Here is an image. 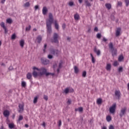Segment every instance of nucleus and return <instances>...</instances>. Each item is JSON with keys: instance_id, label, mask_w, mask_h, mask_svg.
Segmentation results:
<instances>
[{"instance_id": "26", "label": "nucleus", "mask_w": 129, "mask_h": 129, "mask_svg": "<svg viewBox=\"0 0 129 129\" xmlns=\"http://www.w3.org/2000/svg\"><path fill=\"white\" fill-rule=\"evenodd\" d=\"M54 26L56 30H59V25L57 23V21H54Z\"/></svg>"}, {"instance_id": "11", "label": "nucleus", "mask_w": 129, "mask_h": 129, "mask_svg": "<svg viewBox=\"0 0 129 129\" xmlns=\"http://www.w3.org/2000/svg\"><path fill=\"white\" fill-rule=\"evenodd\" d=\"M3 114L5 117H8V116H10V111L8 110H5Z\"/></svg>"}, {"instance_id": "30", "label": "nucleus", "mask_w": 129, "mask_h": 129, "mask_svg": "<svg viewBox=\"0 0 129 129\" xmlns=\"http://www.w3.org/2000/svg\"><path fill=\"white\" fill-rule=\"evenodd\" d=\"M90 56L92 58V62L93 63H95V58H94V57L93 56L92 53H90Z\"/></svg>"}, {"instance_id": "16", "label": "nucleus", "mask_w": 129, "mask_h": 129, "mask_svg": "<svg viewBox=\"0 0 129 129\" xmlns=\"http://www.w3.org/2000/svg\"><path fill=\"white\" fill-rule=\"evenodd\" d=\"M47 12H48V9H47V7H44L42 9V14L43 15H46V14H47Z\"/></svg>"}, {"instance_id": "18", "label": "nucleus", "mask_w": 129, "mask_h": 129, "mask_svg": "<svg viewBox=\"0 0 129 129\" xmlns=\"http://www.w3.org/2000/svg\"><path fill=\"white\" fill-rule=\"evenodd\" d=\"M0 25L3 29L5 30V33L7 34V28L5 26V23L4 22H1Z\"/></svg>"}, {"instance_id": "64", "label": "nucleus", "mask_w": 129, "mask_h": 129, "mask_svg": "<svg viewBox=\"0 0 129 129\" xmlns=\"http://www.w3.org/2000/svg\"><path fill=\"white\" fill-rule=\"evenodd\" d=\"M127 90H129V83L127 84Z\"/></svg>"}, {"instance_id": "43", "label": "nucleus", "mask_w": 129, "mask_h": 129, "mask_svg": "<svg viewBox=\"0 0 129 129\" xmlns=\"http://www.w3.org/2000/svg\"><path fill=\"white\" fill-rule=\"evenodd\" d=\"M113 66H117L118 65V62H117V61H114V63L113 64Z\"/></svg>"}, {"instance_id": "36", "label": "nucleus", "mask_w": 129, "mask_h": 129, "mask_svg": "<svg viewBox=\"0 0 129 129\" xmlns=\"http://www.w3.org/2000/svg\"><path fill=\"white\" fill-rule=\"evenodd\" d=\"M38 102V97H35L33 100V103H37Z\"/></svg>"}, {"instance_id": "2", "label": "nucleus", "mask_w": 129, "mask_h": 129, "mask_svg": "<svg viewBox=\"0 0 129 129\" xmlns=\"http://www.w3.org/2000/svg\"><path fill=\"white\" fill-rule=\"evenodd\" d=\"M49 19L46 20V29L47 32L49 34L52 33V24H53V15L52 13H49Z\"/></svg>"}, {"instance_id": "5", "label": "nucleus", "mask_w": 129, "mask_h": 129, "mask_svg": "<svg viewBox=\"0 0 129 129\" xmlns=\"http://www.w3.org/2000/svg\"><path fill=\"white\" fill-rule=\"evenodd\" d=\"M74 92V90L73 88H72L71 87H67L66 89H64L63 91V93H65V94H68V93H72Z\"/></svg>"}, {"instance_id": "15", "label": "nucleus", "mask_w": 129, "mask_h": 129, "mask_svg": "<svg viewBox=\"0 0 129 129\" xmlns=\"http://www.w3.org/2000/svg\"><path fill=\"white\" fill-rule=\"evenodd\" d=\"M62 61H60L59 63L58 64V69H57V73H59L60 72V69H61V68H62Z\"/></svg>"}, {"instance_id": "35", "label": "nucleus", "mask_w": 129, "mask_h": 129, "mask_svg": "<svg viewBox=\"0 0 129 129\" xmlns=\"http://www.w3.org/2000/svg\"><path fill=\"white\" fill-rule=\"evenodd\" d=\"M86 6H87L88 7H91V4H90V3H89V2H88V0H86L85 1Z\"/></svg>"}, {"instance_id": "21", "label": "nucleus", "mask_w": 129, "mask_h": 129, "mask_svg": "<svg viewBox=\"0 0 129 129\" xmlns=\"http://www.w3.org/2000/svg\"><path fill=\"white\" fill-rule=\"evenodd\" d=\"M74 19L76 20V21H78V20L80 19V16L77 13L74 15Z\"/></svg>"}, {"instance_id": "27", "label": "nucleus", "mask_w": 129, "mask_h": 129, "mask_svg": "<svg viewBox=\"0 0 129 129\" xmlns=\"http://www.w3.org/2000/svg\"><path fill=\"white\" fill-rule=\"evenodd\" d=\"M37 40L38 43H41V41H42V36L40 35L37 36Z\"/></svg>"}, {"instance_id": "46", "label": "nucleus", "mask_w": 129, "mask_h": 129, "mask_svg": "<svg viewBox=\"0 0 129 129\" xmlns=\"http://www.w3.org/2000/svg\"><path fill=\"white\" fill-rule=\"evenodd\" d=\"M31 30V25L26 28V31H30Z\"/></svg>"}, {"instance_id": "31", "label": "nucleus", "mask_w": 129, "mask_h": 129, "mask_svg": "<svg viewBox=\"0 0 129 129\" xmlns=\"http://www.w3.org/2000/svg\"><path fill=\"white\" fill-rule=\"evenodd\" d=\"M97 104H101L102 103V99L101 98H99L97 100Z\"/></svg>"}, {"instance_id": "57", "label": "nucleus", "mask_w": 129, "mask_h": 129, "mask_svg": "<svg viewBox=\"0 0 129 129\" xmlns=\"http://www.w3.org/2000/svg\"><path fill=\"white\" fill-rule=\"evenodd\" d=\"M42 125L44 126V127H46V123H45V122H43L42 123Z\"/></svg>"}, {"instance_id": "51", "label": "nucleus", "mask_w": 129, "mask_h": 129, "mask_svg": "<svg viewBox=\"0 0 129 129\" xmlns=\"http://www.w3.org/2000/svg\"><path fill=\"white\" fill-rule=\"evenodd\" d=\"M109 129H114V127L112 125H110Z\"/></svg>"}, {"instance_id": "7", "label": "nucleus", "mask_w": 129, "mask_h": 129, "mask_svg": "<svg viewBox=\"0 0 129 129\" xmlns=\"http://www.w3.org/2000/svg\"><path fill=\"white\" fill-rule=\"evenodd\" d=\"M126 112V107H124L123 108H121L120 110V112L119 114V116L122 117V116H123L124 114H125V113Z\"/></svg>"}, {"instance_id": "33", "label": "nucleus", "mask_w": 129, "mask_h": 129, "mask_svg": "<svg viewBox=\"0 0 129 129\" xmlns=\"http://www.w3.org/2000/svg\"><path fill=\"white\" fill-rule=\"evenodd\" d=\"M13 20L11 18H9L7 20L6 23L8 24H12Z\"/></svg>"}, {"instance_id": "58", "label": "nucleus", "mask_w": 129, "mask_h": 129, "mask_svg": "<svg viewBox=\"0 0 129 129\" xmlns=\"http://www.w3.org/2000/svg\"><path fill=\"white\" fill-rule=\"evenodd\" d=\"M5 2H6V0H2L1 4H5Z\"/></svg>"}, {"instance_id": "37", "label": "nucleus", "mask_w": 129, "mask_h": 129, "mask_svg": "<svg viewBox=\"0 0 129 129\" xmlns=\"http://www.w3.org/2000/svg\"><path fill=\"white\" fill-rule=\"evenodd\" d=\"M27 84H26L25 82L22 81L21 83V86L22 87H25L26 86Z\"/></svg>"}, {"instance_id": "23", "label": "nucleus", "mask_w": 129, "mask_h": 129, "mask_svg": "<svg viewBox=\"0 0 129 129\" xmlns=\"http://www.w3.org/2000/svg\"><path fill=\"white\" fill-rule=\"evenodd\" d=\"M94 52L96 53L97 56H99L100 55V50L95 48Z\"/></svg>"}, {"instance_id": "13", "label": "nucleus", "mask_w": 129, "mask_h": 129, "mask_svg": "<svg viewBox=\"0 0 129 129\" xmlns=\"http://www.w3.org/2000/svg\"><path fill=\"white\" fill-rule=\"evenodd\" d=\"M120 31H121V28L119 27L116 29V37H118V36H119V35H120Z\"/></svg>"}, {"instance_id": "54", "label": "nucleus", "mask_w": 129, "mask_h": 129, "mask_svg": "<svg viewBox=\"0 0 129 129\" xmlns=\"http://www.w3.org/2000/svg\"><path fill=\"white\" fill-rule=\"evenodd\" d=\"M62 28L64 30V29H65V28H66V25L65 24H63L62 25Z\"/></svg>"}, {"instance_id": "28", "label": "nucleus", "mask_w": 129, "mask_h": 129, "mask_svg": "<svg viewBox=\"0 0 129 129\" xmlns=\"http://www.w3.org/2000/svg\"><path fill=\"white\" fill-rule=\"evenodd\" d=\"M106 119L108 122H109L111 120V116L110 115H108L106 117Z\"/></svg>"}, {"instance_id": "56", "label": "nucleus", "mask_w": 129, "mask_h": 129, "mask_svg": "<svg viewBox=\"0 0 129 129\" xmlns=\"http://www.w3.org/2000/svg\"><path fill=\"white\" fill-rule=\"evenodd\" d=\"M103 41L104 42H106V41H107V39H106V38H105V37L103 38Z\"/></svg>"}, {"instance_id": "4", "label": "nucleus", "mask_w": 129, "mask_h": 129, "mask_svg": "<svg viewBox=\"0 0 129 129\" xmlns=\"http://www.w3.org/2000/svg\"><path fill=\"white\" fill-rule=\"evenodd\" d=\"M59 35L57 33H54L53 39L51 40L52 43H59Z\"/></svg>"}, {"instance_id": "61", "label": "nucleus", "mask_w": 129, "mask_h": 129, "mask_svg": "<svg viewBox=\"0 0 129 129\" xmlns=\"http://www.w3.org/2000/svg\"><path fill=\"white\" fill-rule=\"evenodd\" d=\"M9 69V70H12V69H13V67H10Z\"/></svg>"}, {"instance_id": "24", "label": "nucleus", "mask_w": 129, "mask_h": 129, "mask_svg": "<svg viewBox=\"0 0 129 129\" xmlns=\"http://www.w3.org/2000/svg\"><path fill=\"white\" fill-rule=\"evenodd\" d=\"M122 60H123V56L122 55V54H121L119 56L118 58V61H119V62H121Z\"/></svg>"}, {"instance_id": "3", "label": "nucleus", "mask_w": 129, "mask_h": 129, "mask_svg": "<svg viewBox=\"0 0 129 129\" xmlns=\"http://www.w3.org/2000/svg\"><path fill=\"white\" fill-rule=\"evenodd\" d=\"M109 48L111 51L112 55L115 56L117 54V50L116 49L113 48V44H112V42H110L109 44Z\"/></svg>"}, {"instance_id": "9", "label": "nucleus", "mask_w": 129, "mask_h": 129, "mask_svg": "<svg viewBox=\"0 0 129 129\" xmlns=\"http://www.w3.org/2000/svg\"><path fill=\"white\" fill-rule=\"evenodd\" d=\"M50 52L51 54H52L53 55H56V56H58V54H59V51L55 49H50Z\"/></svg>"}, {"instance_id": "55", "label": "nucleus", "mask_w": 129, "mask_h": 129, "mask_svg": "<svg viewBox=\"0 0 129 129\" xmlns=\"http://www.w3.org/2000/svg\"><path fill=\"white\" fill-rule=\"evenodd\" d=\"M34 9L35 10H38V9H39V6L38 5L35 6Z\"/></svg>"}, {"instance_id": "10", "label": "nucleus", "mask_w": 129, "mask_h": 129, "mask_svg": "<svg viewBox=\"0 0 129 129\" xmlns=\"http://www.w3.org/2000/svg\"><path fill=\"white\" fill-rule=\"evenodd\" d=\"M41 62L42 64H44V65H47L50 63V61L46 58L41 59Z\"/></svg>"}, {"instance_id": "34", "label": "nucleus", "mask_w": 129, "mask_h": 129, "mask_svg": "<svg viewBox=\"0 0 129 129\" xmlns=\"http://www.w3.org/2000/svg\"><path fill=\"white\" fill-rule=\"evenodd\" d=\"M9 128H10L11 129L14 128V127H15V124H14V123H10V124H9Z\"/></svg>"}, {"instance_id": "19", "label": "nucleus", "mask_w": 129, "mask_h": 129, "mask_svg": "<svg viewBox=\"0 0 129 129\" xmlns=\"http://www.w3.org/2000/svg\"><path fill=\"white\" fill-rule=\"evenodd\" d=\"M20 45L21 47V48H24V45H25V40L23 39H22L20 41Z\"/></svg>"}, {"instance_id": "59", "label": "nucleus", "mask_w": 129, "mask_h": 129, "mask_svg": "<svg viewBox=\"0 0 129 129\" xmlns=\"http://www.w3.org/2000/svg\"><path fill=\"white\" fill-rule=\"evenodd\" d=\"M25 127H29V125L28 124H26L25 125Z\"/></svg>"}, {"instance_id": "62", "label": "nucleus", "mask_w": 129, "mask_h": 129, "mask_svg": "<svg viewBox=\"0 0 129 129\" xmlns=\"http://www.w3.org/2000/svg\"><path fill=\"white\" fill-rule=\"evenodd\" d=\"M0 129H5V127H4L3 125L1 126Z\"/></svg>"}, {"instance_id": "53", "label": "nucleus", "mask_w": 129, "mask_h": 129, "mask_svg": "<svg viewBox=\"0 0 129 129\" xmlns=\"http://www.w3.org/2000/svg\"><path fill=\"white\" fill-rule=\"evenodd\" d=\"M94 30L95 32H98V28H97V27H95Z\"/></svg>"}, {"instance_id": "60", "label": "nucleus", "mask_w": 129, "mask_h": 129, "mask_svg": "<svg viewBox=\"0 0 129 129\" xmlns=\"http://www.w3.org/2000/svg\"><path fill=\"white\" fill-rule=\"evenodd\" d=\"M102 129H107V128L105 126H104L102 127Z\"/></svg>"}, {"instance_id": "1", "label": "nucleus", "mask_w": 129, "mask_h": 129, "mask_svg": "<svg viewBox=\"0 0 129 129\" xmlns=\"http://www.w3.org/2000/svg\"><path fill=\"white\" fill-rule=\"evenodd\" d=\"M33 72L32 73V75L34 78L39 76V77H42L43 75H46V76H49V75H52L54 76L55 74L50 73L47 72V69L44 67H42L40 69L36 68V67H33Z\"/></svg>"}, {"instance_id": "6", "label": "nucleus", "mask_w": 129, "mask_h": 129, "mask_svg": "<svg viewBox=\"0 0 129 129\" xmlns=\"http://www.w3.org/2000/svg\"><path fill=\"white\" fill-rule=\"evenodd\" d=\"M115 109H116V104H113L109 109L110 113L113 114L115 112Z\"/></svg>"}, {"instance_id": "38", "label": "nucleus", "mask_w": 129, "mask_h": 129, "mask_svg": "<svg viewBox=\"0 0 129 129\" xmlns=\"http://www.w3.org/2000/svg\"><path fill=\"white\" fill-rule=\"evenodd\" d=\"M122 6V3L120 1L117 2V6L118 7H121Z\"/></svg>"}, {"instance_id": "8", "label": "nucleus", "mask_w": 129, "mask_h": 129, "mask_svg": "<svg viewBox=\"0 0 129 129\" xmlns=\"http://www.w3.org/2000/svg\"><path fill=\"white\" fill-rule=\"evenodd\" d=\"M24 103L23 104H19V112H20V113H22V112H23V111H24Z\"/></svg>"}, {"instance_id": "42", "label": "nucleus", "mask_w": 129, "mask_h": 129, "mask_svg": "<svg viewBox=\"0 0 129 129\" xmlns=\"http://www.w3.org/2000/svg\"><path fill=\"white\" fill-rule=\"evenodd\" d=\"M97 39H100V38H101V34L100 33L97 34Z\"/></svg>"}, {"instance_id": "50", "label": "nucleus", "mask_w": 129, "mask_h": 129, "mask_svg": "<svg viewBox=\"0 0 129 129\" xmlns=\"http://www.w3.org/2000/svg\"><path fill=\"white\" fill-rule=\"evenodd\" d=\"M47 57L48 59H52L53 58V55L49 54Z\"/></svg>"}, {"instance_id": "41", "label": "nucleus", "mask_w": 129, "mask_h": 129, "mask_svg": "<svg viewBox=\"0 0 129 129\" xmlns=\"http://www.w3.org/2000/svg\"><path fill=\"white\" fill-rule=\"evenodd\" d=\"M58 126H61V125H62V121H61V120H59L58 122H57Z\"/></svg>"}, {"instance_id": "39", "label": "nucleus", "mask_w": 129, "mask_h": 129, "mask_svg": "<svg viewBox=\"0 0 129 129\" xmlns=\"http://www.w3.org/2000/svg\"><path fill=\"white\" fill-rule=\"evenodd\" d=\"M16 38V34H13L11 36L12 40H15Z\"/></svg>"}, {"instance_id": "45", "label": "nucleus", "mask_w": 129, "mask_h": 129, "mask_svg": "<svg viewBox=\"0 0 129 129\" xmlns=\"http://www.w3.org/2000/svg\"><path fill=\"white\" fill-rule=\"evenodd\" d=\"M83 77H86V71H84L82 74Z\"/></svg>"}, {"instance_id": "25", "label": "nucleus", "mask_w": 129, "mask_h": 129, "mask_svg": "<svg viewBox=\"0 0 129 129\" xmlns=\"http://www.w3.org/2000/svg\"><path fill=\"white\" fill-rule=\"evenodd\" d=\"M26 77H27V79H28V80H30V79H31V78H32V74L30 73H28L27 74Z\"/></svg>"}, {"instance_id": "44", "label": "nucleus", "mask_w": 129, "mask_h": 129, "mask_svg": "<svg viewBox=\"0 0 129 129\" xmlns=\"http://www.w3.org/2000/svg\"><path fill=\"white\" fill-rule=\"evenodd\" d=\"M72 101L71 99H69L67 102V104H68V105H70V104H71Z\"/></svg>"}, {"instance_id": "49", "label": "nucleus", "mask_w": 129, "mask_h": 129, "mask_svg": "<svg viewBox=\"0 0 129 129\" xmlns=\"http://www.w3.org/2000/svg\"><path fill=\"white\" fill-rule=\"evenodd\" d=\"M43 98H44V99H45V100H46L47 101V100H48V96L44 95Z\"/></svg>"}, {"instance_id": "14", "label": "nucleus", "mask_w": 129, "mask_h": 129, "mask_svg": "<svg viewBox=\"0 0 129 129\" xmlns=\"http://www.w3.org/2000/svg\"><path fill=\"white\" fill-rule=\"evenodd\" d=\"M24 119V117H23V115H19L18 119L17 120V123H21V120H23Z\"/></svg>"}, {"instance_id": "12", "label": "nucleus", "mask_w": 129, "mask_h": 129, "mask_svg": "<svg viewBox=\"0 0 129 129\" xmlns=\"http://www.w3.org/2000/svg\"><path fill=\"white\" fill-rule=\"evenodd\" d=\"M120 91L119 90H115V95L118 99H119V98L120 97Z\"/></svg>"}, {"instance_id": "63", "label": "nucleus", "mask_w": 129, "mask_h": 129, "mask_svg": "<svg viewBox=\"0 0 129 129\" xmlns=\"http://www.w3.org/2000/svg\"><path fill=\"white\" fill-rule=\"evenodd\" d=\"M82 1L83 0H79V2L80 3V4H81L82 3Z\"/></svg>"}, {"instance_id": "52", "label": "nucleus", "mask_w": 129, "mask_h": 129, "mask_svg": "<svg viewBox=\"0 0 129 129\" xmlns=\"http://www.w3.org/2000/svg\"><path fill=\"white\" fill-rule=\"evenodd\" d=\"M73 5H74V3L72 2H71L69 3V6H70V7H72V6H73Z\"/></svg>"}, {"instance_id": "40", "label": "nucleus", "mask_w": 129, "mask_h": 129, "mask_svg": "<svg viewBox=\"0 0 129 129\" xmlns=\"http://www.w3.org/2000/svg\"><path fill=\"white\" fill-rule=\"evenodd\" d=\"M124 3H125L126 7H128L129 0H124Z\"/></svg>"}, {"instance_id": "29", "label": "nucleus", "mask_w": 129, "mask_h": 129, "mask_svg": "<svg viewBox=\"0 0 129 129\" xmlns=\"http://www.w3.org/2000/svg\"><path fill=\"white\" fill-rule=\"evenodd\" d=\"M74 70L75 73H76V74H77V73L79 72V69H78V68L77 66L74 67Z\"/></svg>"}, {"instance_id": "48", "label": "nucleus", "mask_w": 129, "mask_h": 129, "mask_svg": "<svg viewBox=\"0 0 129 129\" xmlns=\"http://www.w3.org/2000/svg\"><path fill=\"white\" fill-rule=\"evenodd\" d=\"M47 48V44H44V49H43V52L44 53H45V52H46V48Z\"/></svg>"}, {"instance_id": "47", "label": "nucleus", "mask_w": 129, "mask_h": 129, "mask_svg": "<svg viewBox=\"0 0 129 129\" xmlns=\"http://www.w3.org/2000/svg\"><path fill=\"white\" fill-rule=\"evenodd\" d=\"M122 71H123L122 67H119L118 69V72L120 73V72H122Z\"/></svg>"}, {"instance_id": "22", "label": "nucleus", "mask_w": 129, "mask_h": 129, "mask_svg": "<svg viewBox=\"0 0 129 129\" xmlns=\"http://www.w3.org/2000/svg\"><path fill=\"white\" fill-rule=\"evenodd\" d=\"M75 111H79V112H82V111H83V107H80L78 109H75Z\"/></svg>"}, {"instance_id": "17", "label": "nucleus", "mask_w": 129, "mask_h": 129, "mask_svg": "<svg viewBox=\"0 0 129 129\" xmlns=\"http://www.w3.org/2000/svg\"><path fill=\"white\" fill-rule=\"evenodd\" d=\"M106 69L107 71H110L111 70V64L110 63L107 64Z\"/></svg>"}, {"instance_id": "20", "label": "nucleus", "mask_w": 129, "mask_h": 129, "mask_svg": "<svg viewBox=\"0 0 129 129\" xmlns=\"http://www.w3.org/2000/svg\"><path fill=\"white\" fill-rule=\"evenodd\" d=\"M105 7L107 10H110V9H111V4L109 3H106L105 4Z\"/></svg>"}, {"instance_id": "32", "label": "nucleus", "mask_w": 129, "mask_h": 129, "mask_svg": "<svg viewBox=\"0 0 129 129\" xmlns=\"http://www.w3.org/2000/svg\"><path fill=\"white\" fill-rule=\"evenodd\" d=\"M23 7H24V8H28V7H30V3L27 2L26 3L24 4Z\"/></svg>"}]
</instances>
